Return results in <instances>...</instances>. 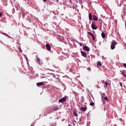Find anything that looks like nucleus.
<instances>
[{"label": "nucleus", "mask_w": 126, "mask_h": 126, "mask_svg": "<svg viewBox=\"0 0 126 126\" xmlns=\"http://www.w3.org/2000/svg\"><path fill=\"white\" fill-rule=\"evenodd\" d=\"M42 64V67L43 68H44V69H50L49 68V67H50V63L48 62H46L43 64Z\"/></svg>", "instance_id": "obj_1"}, {"label": "nucleus", "mask_w": 126, "mask_h": 126, "mask_svg": "<svg viewBox=\"0 0 126 126\" xmlns=\"http://www.w3.org/2000/svg\"><path fill=\"white\" fill-rule=\"evenodd\" d=\"M59 110H60V109H59V106L54 105L51 107V112H56V111H59Z\"/></svg>", "instance_id": "obj_2"}, {"label": "nucleus", "mask_w": 126, "mask_h": 126, "mask_svg": "<svg viewBox=\"0 0 126 126\" xmlns=\"http://www.w3.org/2000/svg\"><path fill=\"white\" fill-rule=\"evenodd\" d=\"M79 108H80V111H82L83 112H85L86 111V110H87V107H86V106L82 107L79 106Z\"/></svg>", "instance_id": "obj_3"}, {"label": "nucleus", "mask_w": 126, "mask_h": 126, "mask_svg": "<svg viewBox=\"0 0 126 126\" xmlns=\"http://www.w3.org/2000/svg\"><path fill=\"white\" fill-rule=\"evenodd\" d=\"M83 50H85V51H87V52H89V51H90V48H89L87 46L83 47Z\"/></svg>", "instance_id": "obj_4"}, {"label": "nucleus", "mask_w": 126, "mask_h": 126, "mask_svg": "<svg viewBox=\"0 0 126 126\" xmlns=\"http://www.w3.org/2000/svg\"><path fill=\"white\" fill-rule=\"evenodd\" d=\"M73 115L74 117H76V118L78 117V114H77V111L76 110L73 111Z\"/></svg>", "instance_id": "obj_5"}, {"label": "nucleus", "mask_w": 126, "mask_h": 126, "mask_svg": "<svg viewBox=\"0 0 126 126\" xmlns=\"http://www.w3.org/2000/svg\"><path fill=\"white\" fill-rule=\"evenodd\" d=\"M46 47L48 51H51V45L49 44H46Z\"/></svg>", "instance_id": "obj_6"}, {"label": "nucleus", "mask_w": 126, "mask_h": 126, "mask_svg": "<svg viewBox=\"0 0 126 126\" xmlns=\"http://www.w3.org/2000/svg\"><path fill=\"white\" fill-rule=\"evenodd\" d=\"M81 54L83 57L84 58H87V54H86V53L83 52V51H81Z\"/></svg>", "instance_id": "obj_7"}, {"label": "nucleus", "mask_w": 126, "mask_h": 126, "mask_svg": "<svg viewBox=\"0 0 126 126\" xmlns=\"http://www.w3.org/2000/svg\"><path fill=\"white\" fill-rule=\"evenodd\" d=\"M66 100V98L65 97H63L62 98L59 100V102L60 103H62V102H64Z\"/></svg>", "instance_id": "obj_8"}, {"label": "nucleus", "mask_w": 126, "mask_h": 126, "mask_svg": "<svg viewBox=\"0 0 126 126\" xmlns=\"http://www.w3.org/2000/svg\"><path fill=\"white\" fill-rule=\"evenodd\" d=\"M36 60L37 61V63H38L40 64V65H41L42 64V63H41V60H40V59H39V58H38V55L36 56Z\"/></svg>", "instance_id": "obj_9"}, {"label": "nucleus", "mask_w": 126, "mask_h": 126, "mask_svg": "<svg viewBox=\"0 0 126 126\" xmlns=\"http://www.w3.org/2000/svg\"><path fill=\"white\" fill-rule=\"evenodd\" d=\"M37 86H43L44 85V82H39L36 83Z\"/></svg>", "instance_id": "obj_10"}, {"label": "nucleus", "mask_w": 126, "mask_h": 126, "mask_svg": "<svg viewBox=\"0 0 126 126\" xmlns=\"http://www.w3.org/2000/svg\"><path fill=\"white\" fill-rule=\"evenodd\" d=\"M93 20H94V21H97L98 20V17L96 16V15H94L93 17Z\"/></svg>", "instance_id": "obj_11"}, {"label": "nucleus", "mask_w": 126, "mask_h": 126, "mask_svg": "<svg viewBox=\"0 0 126 126\" xmlns=\"http://www.w3.org/2000/svg\"><path fill=\"white\" fill-rule=\"evenodd\" d=\"M91 27L92 29H93V30H96V29H97V28L95 27V25H94V24H92Z\"/></svg>", "instance_id": "obj_12"}, {"label": "nucleus", "mask_w": 126, "mask_h": 126, "mask_svg": "<svg viewBox=\"0 0 126 126\" xmlns=\"http://www.w3.org/2000/svg\"><path fill=\"white\" fill-rule=\"evenodd\" d=\"M111 44H112V45L116 46V45H117V44H118V42L115 40H113L112 41Z\"/></svg>", "instance_id": "obj_13"}, {"label": "nucleus", "mask_w": 126, "mask_h": 126, "mask_svg": "<svg viewBox=\"0 0 126 126\" xmlns=\"http://www.w3.org/2000/svg\"><path fill=\"white\" fill-rule=\"evenodd\" d=\"M102 63H101V62L100 61H98L97 63V67H99V66H101Z\"/></svg>", "instance_id": "obj_14"}, {"label": "nucleus", "mask_w": 126, "mask_h": 126, "mask_svg": "<svg viewBox=\"0 0 126 126\" xmlns=\"http://www.w3.org/2000/svg\"><path fill=\"white\" fill-rule=\"evenodd\" d=\"M89 18L90 20H92V14L91 13L89 14Z\"/></svg>", "instance_id": "obj_15"}, {"label": "nucleus", "mask_w": 126, "mask_h": 126, "mask_svg": "<svg viewBox=\"0 0 126 126\" xmlns=\"http://www.w3.org/2000/svg\"><path fill=\"white\" fill-rule=\"evenodd\" d=\"M101 37L104 39L106 37V34L104 32L101 33Z\"/></svg>", "instance_id": "obj_16"}, {"label": "nucleus", "mask_w": 126, "mask_h": 126, "mask_svg": "<svg viewBox=\"0 0 126 126\" xmlns=\"http://www.w3.org/2000/svg\"><path fill=\"white\" fill-rule=\"evenodd\" d=\"M115 45H113V44H111V50H114V49H115Z\"/></svg>", "instance_id": "obj_17"}, {"label": "nucleus", "mask_w": 126, "mask_h": 126, "mask_svg": "<svg viewBox=\"0 0 126 126\" xmlns=\"http://www.w3.org/2000/svg\"><path fill=\"white\" fill-rule=\"evenodd\" d=\"M90 106H92L93 107H94L95 106V103L94 102H92L90 104Z\"/></svg>", "instance_id": "obj_18"}, {"label": "nucleus", "mask_w": 126, "mask_h": 126, "mask_svg": "<svg viewBox=\"0 0 126 126\" xmlns=\"http://www.w3.org/2000/svg\"><path fill=\"white\" fill-rule=\"evenodd\" d=\"M104 100H105L106 101H107V102H108L109 99H108V97L105 96V97H104Z\"/></svg>", "instance_id": "obj_19"}, {"label": "nucleus", "mask_w": 126, "mask_h": 126, "mask_svg": "<svg viewBox=\"0 0 126 126\" xmlns=\"http://www.w3.org/2000/svg\"><path fill=\"white\" fill-rule=\"evenodd\" d=\"M122 74H123V76H124V77H126V73L124 72H122Z\"/></svg>", "instance_id": "obj_20"}, {"label": "nucleus", "mask_w": 126, "mask_h": 126, "mask_svg": "<svg viewBox=\"0 0 126 126\" xmlns=\"http://www.w3.org/2000/svg\"><path fill=\"white\" fill-rule=\"evenodd\" d=\"M107 86H108V83H107V82H105L104 87L107 88Z\"/></svg>", "instance_id": "obj_21"}, {"label": "nucleus", "mask_w": 126, "mask_h": 126, "mask_svg": "<svg viewBox=\"0 0 126 126\" xmlns=\"http://www.w3.org/2000/svg\"><path fill=\"white\" fill-rule=\"evenodd\" d=\"M88 34H89V35H90L91 36H93V33H92V32H88Z\"/></svg>", "instance_id": "obj_22"}, {"label": "nucleus", "mask_w": 126, "mask_h": 126, "mask_svg": "<svg viewBox=\"0 0 126 126\" xmlns=\"http://www.w3.org/2000/svg\"><path fill=\"white\" fill-rule=\"evenodd\" d=\"M82 103L84 102V96H82Z\"/></svg>", "instance_id": "obj_23"}, {"label": "nucleus", "mask_w": 126, "mask_h": 126, "mask_svg": "<svg viewBox=\"0 0 126 126\" xmlns=\"http://www.w3.org/2000/svg\"><path fill=\"white\" fill-rule=\"evenodd\" d=\"M119 84L121 87H123V83H122L121 82H120Z\"/></svg>", "instance_id": "obj_24"}, {"label": "nucleus", "mask_w": 126, "mask_h": 126, "mask_svg": "<svg viewBox=\"0 0 126 126\" xmlns=\"http://www.w3.org/2000/svg\"><path fill=\"white\" fill-rule=\"evenodd\" d=\"M92 37L93 38V41H95V37L94 36V35H93V36H92Z\"/></svg>", "instance_id": "obj_25"}, {"label": "nucleus", "mask_w": 126, "mask_h": 126, "mask_svg": "<svg viewBox=\"0 0 126 126\" xmlns=\"http://www.w3.org/2000/svg\"><path fill=\"white\" fill-rule=\"evenodd\" d=\"M18 49H19L20 52H21V47H20V46H19Z\"/></svg>", "instance_id": "obj_26"}, {"label": "nucleus", "mask_w": 126, "mask_h": 126, "mask_svg": "<svg viewBox=\"0 0 126 126\" xmlns=\"http://www.w3.org/2000/svg\"><path fill=\"white\" fill-rule=\"evenodd\" d=\"M79 45H80V46H82V43H80V42H78Z\"/></svg>", "instance_id": "obj_27"}, {"label": "nucleus", "mask_w": 126, "mask_h": 126, "mask_svg": "<svg viewBox=\"0 0 126 126\" xmlns=\"http://www.w3.org/2000/svg\"><path fill=\"white\" fill-rule=\"evenodd\" d=\"M123 65H124V66H125L126 68V63H124Z\"/></svg>", "instance_id": "obj_28"}, {"label": "nucleus", "mask_w": 126, "mask_h": 126, "mask_svg": "<svg viewBox=\"0 0 126 126\" xmlns=\"http://www.w3.org/2000/svg\"><path fill=\"white\" fill-rule=\"evenodd\" d=\"M2 16V14H1V13L0 12V17H1Z\"/></svg>", "instance_id": "obj_29"}, {"label": "nucleus", "mask_w": 126, "mask_h": 126, "mask_svg": "<svg viewBox=\"0 0 126 126\" xmlns=\"http://www.w3.org/2000/svg\"><path fill=\"white\" fill-rule=\"evenodd\" d=\"M47 0H43V1L44 2H46V1H47Z\"/></svg>", "instance_id": "obj_30"}, {"label": "nucleus", "mask_w": 126, "mask_h": 126, "mask_svg": "<svg viewBox=\"0 0 126 126\" xmlns=\"http://www.w3.org/2000/svg\"><path fill=\"white\" fill-rule=\"evenodd\" d=\"M89 69H91V68H89Z\"/></svg>", "instance_id": "obj_31"}, {"label": "nucleus", "mask_w": 126, "mask_h": 126, "mask_svg": "<svg viewBox=\"0 0 126 126\" xmlns=\"http://www.w3.org/2000/svg\"><path fill=\"white\" fill-rule=\"evenodd\" d=\"M89 69H91V68H89Z\"/></svg>", "instance_id": "obj_32"}, {"label": "nucleus", "mask_w": 126, "mask_h": 126, "mask_svg": "<svg viewBox=\"0 0 126 126\" xmlns=\"http://www.w3.org/2000/svg\"><path fill=\"white\" fill-rule=\"evenodd\" d=\"M125 25L126 26V23L125 24Z\"/></svg>", "instance_id": "obj_33"}]
</instances>
